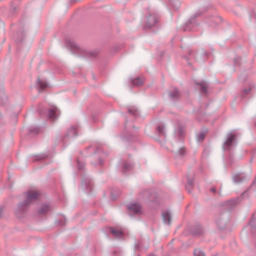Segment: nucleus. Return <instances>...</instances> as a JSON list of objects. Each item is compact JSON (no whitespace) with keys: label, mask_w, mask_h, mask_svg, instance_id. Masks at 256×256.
Here are the masks:
<instances>
[{"label":"nucleus","mask_w":256,"mask_h":256,"mask_svg":"<svg viewBox=\"0 0 256 256\" xmlns=\"http://www.w3.org/2000/svg\"><path fill=\"white\" fill-rule=\"evenodd\" d=\"M157 22V18L154 14L150 15L145 24L144 28H150L154 26Z\"/></svg>","instance_id":"20e7f679"},{"label":"nucleus","mask_w":256,"mask_h":256,"mask_svg":"<svg viewBox=\"0 0 256 256\" xmlns=\"http://www.w3.org/2000/svg\"><path fill=\"white\" fill-rule=\"evenodd\" d=\"M205 137V135L204 133L201 132L197 136V139L198 141H202Z\"/></svg>","instance_id":"412c9836"},{"label":"nucleus","mask_w":256,"mask_h":256,"mask_svg":"<svg viewBox=\"0 0 256 256\" xmlns=\"http://www.w3.org/2000/svg\"><path fill=\"white\" fill-rule=\"evenodd\" d=\"M76 130L74 126H72L68 130L66 134V136L70 137H74L76 136Z\"/></svg>","instance_id":"f8f14e48"},{"label":"nucleus","mask_w":256,"mask_h":256,"mask_svg":"<svg viewBox=\"0 0 256 256\" xmlns=\"http://www.w3.org/2000/svg\"><path fill=\"white\" fill-rule=\"evenodd\" d=\"M204 230L200 226H198L194 228L192 230V234L194 236H199L202 234Z\"/></svg>","instance_id":"1a4fd4ad"},{"label":"nucleus","mask_w":256,"mask_h":256,"mask_svg":"<svg viewBox=\"0 0 256 256\" xmlns=\"http://www.w3.org/2000/svg\"><path fill=\"white\" fill-rule=\"evenodd\" d=\"M211 191H212V192H216V188H211Z\"/></svg>","instance_id":"72a5a7b5"},{"label":"nucleus","mask_w":256,"mask_h":256,"mask_svg":"<svg viewBox=\"0 0 256 256\" xmlns=\"http://www.w3.org/2000/svg\"><path fill=\"white\" fill-rule=\"evenodd\" d=\"M192 186H188V189H186L188 190L189 192H190V190L192 188Z\"/></svg>","instance_id":"f704fd0d"},{"label":"nucleus","mask_w":256,"mask_h":256,"mask_svg":"<svg viewBox=\"0 0 256 256\" xmlns=\"http://www.w3.org/2000/svg\"><path fill=\"white\" fill-rule=\"evenodd\" d=\"M252 220H252L250 221V224H252Z\"/></svg>","instance_id":"58836bf2"},{"label":"nucleus","mask_w":256,"mask_h":256,"mask_svg":"<svg viewBox=\"0 0 256 256\" xmlns=\"http://www.w3.org/2000/svg\"><path fill=\"white\" fill-rule=\"evenodd\" d=\"M246 193H247V192L246 191V192H244L242 193V194L243 196H244V195H245Z\"/></svg>","instance_id":"c9c22d12"},{"label":"nucleus","mask_w":256,"mask_h":256,"mask_svg":"<svg viewBox=\"0 0 256 256\" xmlns=\"http://www.w3.org/2000/svg\"><path fill=\"white\" fill-rule=\"evenodd\" d=\"M155 256V255H154V254H150V256Z\"/></svg>","instance_id":"4c0bfd02"},{"label":"nucleus","mask_w":256,"mask_h":256,"mask_svg":"<svg viewBox=\"0 0 256 256\" xmlns=\"http://www.w3.org/2000/svg\"><path fill=\"white\" fill-rule=\"evenodd\" d=\"M236 202H237L236 200H231L230 202H228V203H232L234 204H236Z\"/></svg>","instance_id":"7c9ffc66"},{"label":"nucleus","mask_w":256,"mask_h":256,"mask_svg":"<svg viewBox=\"0 0 256 256\" xmlns=\"http://www.w3.org/2000/svg\"><path fill=\"white\" fill-rule=\"evenodd\" d=\"M162 218L164 222L168 225L170 224L171 222V214L169 210L164 211L162 213Z\"/></svg>","instance_id":"0eeeda50"},{"label":"nucleus","mask_w":256,"mask_h":256,"mask_svg":"<svg viewBox=\"0 0 256 256\" xmlns=\"http://www.w3.org/2000/svg\"><path fill=\"white\" fill-rule=\"evenodd\" d=\"M194 254V256H206L204 252L199 249H195Z\"/></svg>","instance_id":"f3484780"},{"label":"nucleus","mask_w":256,"mask_h":256,"mask_svg":"<svg viewBox=\"0 0 256 256\" xmlns=\"http://www.w3.org/2000/svg\"><path fill=\"white\" fill-rule=\"evenodd\" d=\"M102 163H103V161L102 160L100 159L99 161L98 162V164H102Z\"/></svg>","instance_id":"473e14b6"},{"label":"nucleus","mask_w":256,"mask_h":256,"mask_svg":"<svg viewBox=\"0 0 256 256\" xmlns=\"http://www.w3.org/2000/svg\"><path fill=\"white\" fill-rule=\"evenodd\" d=\"M132 165L130 162H125L122 164V171L126 173L131 170Z\"/></svg>","instance_id":"ddd939ff"},{"label":"nucleus","mask_w":256,"mask_h":256,"mask_svg":"<svg viewBox=\"0 0 256 256\" xmlns=\"http://www.w3.org/2000/svg\"><path fill=\"white\" fill-rule=\"evenodd\" d=\"M132 82L134 86H139L142 84L143 80L140 78H136L132 81Z\"/></svg>","instance_id":"2eb2a0df"},{"label":"nucleus","mask_w":256,"mask_h":256,"mask_svg":"<svg viewBox=\"0 0 256 256\" xmlns=\"http://www.w3.org/2000/svg\"><path fill=\"white\" fill-rule=\"evenodd\" d=\"M77 164H78V167L79 170H81L84 168V164L82 162H81L78 159L77 160Z\"/></svg>","instance_id":"393cba45"},{"label":"nucleus","mask_w":256,"mask_h":256,"mask_svg":"<svg viewBox=\"0 0 256 256\" xmlns=\"http://www.w3.org/2000/svg\"><path fill=\"white\" fill-rule=\"evenodd\" d=\"M177 153L180 156H183V154L185 153L184 148L182 146L180 147Z\"/></svg>","instance_id":"5701e85b"},{"label":"nucleus","mask_w":256,"mask_h":256,"mask_svg":"<svg viewBox=\"0 0 256 256\" xmlns=\"http://www.w3.org/2000/svg\"><path fill=\"white\" fill-rule=\"evenodd\" d=\"M217 224L218 228L220 229L224 228L226 226V222L225 221L218 220L217 222Z\"/></svg>","instance_id":"dca6fc26"},{"label":"nucleus","mask_w":256,"mask_h":256,"mask_svg":"<svg viewBox=\"0 0 256 256\" xmlns=\"http://www.w3.org/2000/svg\"><path fill=\"white\" fill-rule=\"evenodd\" d=\"M252 228L254 230H256V226H252Z\"/></svg>","instance_id":"e433bc0d"},{"label":"nucleus","mask_w":256,"mask_h":256,"mask_svg":"<svg viewBox=\"0 0 256 256\" xmlns=\"http://www.w3.org/2000/svg\"><path fill=\"white\" fill-rule=\"evenodd\" d=\"M239 60H240L239 58H237V59L234 60V62L235 64H236L237 62L238 63V62Z\"/></svg>","instance_id":"2f4dec72"},{"label":"nucleus","mask_w":256,"mask_h":256,"mask_svg":"<svg viewBox=\"0 0 256 256\" xmlns=\"http://www.w3.org/2000/svg\"><path fill=\"white\" fill-rule=\"evenodd\" d=\"M39 128H34L30 129V132H33L34 134H38L39 132Z\"/></svg>","instance_id":"cd10ccee"},{"label":"nucleus","mask_w":256,"mask_h":256,"mask_svg":"<svg viewBox=\"0 0 256 256\" xmlns=\"http://www.w3.org/2000/svg\"><path fill=\"white\" fill-rule=\"evenodd\" d=\"M68 46L70 47V48L72 49L76 48V49L78 50H80V49L78 48V46L73 42H70Z\"/></svg>","instance_id":"4be33fe9"},{"label":"nucleus","mask_w":256,"mask_h":256,"mask_svg":"<svg viewBox=\"0 0 256 256\" xmlns=\"http://www.w3.org/2000/svg\"><path fill=\"white\" fill-rule=\"evenodd\" d=\"M192 24V21L189 20L188 22L186 24V26L184 28V31H186V30H190L191 28H189L190 25Z\"/></svg>","instance_id":"a211bd4d"},{"label":"nucleus","mask_w":256,"mask_h":256,"mask_svg":"<svg viewBox=\"0 0 256 256\" xmlns=\"http://www.w3.org/2000/svg\"><path fill=\"white\" fill-rule=\"evenodd\" d=\"M3 214V210L2 208H0V217H2V216Z\"/></svg>","instance_id":"c756f323"},{"label":"nucleus","mask_w":256,"mask_h":256,"mask_svg":"<svg viewBox=\"0 0 256 256\" xmlns=\"http://www.w3.org/2000/svg\"><path fill=\"white\" fill-rule=\"evenodd\" d=\"M193 180H188V183L186 186V189H188V186H192Z\"/></svg>","instance_id":"bb28decb"},{"label":"nucleus","mask_w":256,"mask_h":256,"mask_svg":"<svg viewBox=\"0 0 256 256\" xmlns=\"http://www.w3.org/2000/svg\"><path fill=\"white\" fill-rule=\"evenodd\" d=\"M196 84H199L200 86V89H201V90L204 92H205L206 93V92H207V87L203 84H199V83H196Z\"/></svg>","instance_id":"6ab92c4d"},{"label":"nucleus","mask_w":256,"mask_h":256,"mask_svg":"<svg viewBox=\"0 0 256 256\" xmlns=\"http://www.w3.org/2000/svg\"><path fill=\"white\" fill-rule=\"evenodd\" d=\"M246 178V176L243 174H238L232 177L233 180L235 183L241 182Z\"/></svg>","instance_id":"6e6552de"},{"label":"nucleus","mask_w":256,"mask_h":256,"mask_svg":"<svg viewBox=\"0 0 256 256\" xmlns=\"http://www.w3.org/2000/svg\"><path fill=\"white\" fill-rule=\"evenodd\" d=\"M250 88H248V89H244L243 90V93L244 94H248L250 92Z\"/></svg>","instance_id":"c85d7f7f"},{"label":"nucleus","mask_w":256,"mask_h":256,"mask_svg":"<svg viewBox=\"0 0 256 256\" xmlns=\"http://www.w3.org/2000/svg\"><path fill=\"white\" fill-rule=\"evenodd\" d=\"M60 114L59 110L56 108H54L48 110V116L52 120H54Z\"/></svg>","instance_id":"39448f33"},{"label":"nucleus","mask_w":256,"mask_h":256,"mask_svg":"<svg viewBox=\"0 0 256 256\" xmlns=\"http://www.w3.org/2000/svg\"><path fill=\"white\" fill-rule=\"evenodd\" d=\"M110 232L115 237L117 238H120L122 236V232L120 230H118L112 228H110Z\"/></svg>","instance_id":"9b49d317"},{"label":"nucleus","mask_w":256,"mask_h":256,"mask_svg":"<svg viewBox=\"0 0 256 256\" xmlns=\"http://www.w3.org/2000/svg\"><path fill=\"white\" fill-rule=\"evenodd\" d=\"M168 94L172 100H174L179 97L180 94L177 89L174 88L169 92Z\"/></svg>","instance_id":"9d476101"},{"label":"nucleus","mask_w":256,"mask_h":256,"mask_svg":"<svg viewBox=\"0 0 256 256\" xmlns=\"http://www.w3.org/2000/svg\"><path fill=\"white\" fill-rule=\"evenodd\" d=\"M218 256V255H215V256Z\"/></svg>","instance_id":"ea45409f"},{"label":"nucleus","mask_w":256,"mask_h":256,"mask_svg":"<svg viewBox=\"0 0 256 256\" xmlns=\"http://www.w3.org/2000/svg\"><path fill=\"white\" fill-rule=\"evenodd\" d=\"M236 143V135L234 132H230L226 135V140L223 145V148L224 150H230L235 146Z\"/></svg>","instance_id":"f03ea898"},{"label":"nucleus","mask_w":256,"mask_h":256,"mask_svg":"<svg viewBox=\"0 0 256 256\" xmlns=\"http://www.w3.org/2000/svg\"><path fill=\"white\" fill-rule=\"evenodd\" d=\"M49 210V206L48 205H42L39 210L40 214H44Z\"/></svg>","instance_id":"4468645a"},{"label":"nucleus","mask_w":256,"mask_h":256,"mask_svg":"<svg viewBox=\"0 0 256 256\" xmlns=\"http://www.w3.org/2000/svg\"><path fill=\"white\" fill-rule=\"evenodd\" d=\"M47 157V156L45 154H40V155L36 156V160H41L44 159Z\"/></svg>","instance_id":"a878e982"},{"label":"nucleus","mask_w":256,"mask_h":256,"mask_svg":"<svg viewBox=\"0 0 256 256\" xmlns=\"http://www.w3.org/2000/svg\"><path fill=\"white\" fill-rule=\"evenodd\" d=\"M40 195V193L36 190H29L26 193V200L22 203L20 204L18 206V210L20 212L24 210L25 208L33 202L36 200Z\"/></svg>","instance_id":"f257e3e1"},{"label":"nucleus","mask_w":256,"mask_h":256,"mask_svg":"<svg viewBox=\"0 0 256 256\" xmlns=\"http://www.w3.org/2000/svg\"><path fill=\"white\" fill-rule=\"evenodd\" d=\"M128 112L130 114H132L134 116L138 114V112L136 109L130 108L128 110Z\"/></svg>","instance_id":"b1692460"},{"label":"nucleus","mask_w":256,"mask_h":256,"mask_svg":"<svg viewBox=\"0 0 256 256\" xmlns=\"http://www.w3.org/2000/svg\"><path fill=\"white\" fill-rule=\"evenodd\" d=\"M157 130L160 134H164V127L162 126H159L157 127Z\"/></svg>","instance_id":"aec40b11"},{"label":"nucleus","mask_w":256,"mask_h":256,"mask_svg":"<svg viewBox=\"0 0 256 256\" xmlns=\"http://www.w3.org/2000/svg\"><path fill=\"white\" fill-rule=\"evenodd\" d=\"M128 209L131 212L136 214H141L142 212V206L139 203H132L128 206Z\"/></svg>","instance_id":"7ed1b4c3"},{"label":"nucleus","mask_w":256,"mask_h":256,"mask_svg":"<svg viewBox=\"0 0 256 256\" xmlns=\"http://www.w3.org/2000/svg\"><path fill=\"white\" fill-rule=\"evenodd\" d=\"M48 86V83L44 79L38 78L36 86L39 90H44Z\"/></svg>","instance_id":"423d86ee"}]
</instances>
